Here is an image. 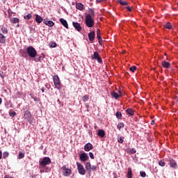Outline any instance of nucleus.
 <instances>
[{
	"mask_svg": "<svg viewBox=\"0 0 178 178\" xmlns=\"http://www.w3.org/2000/svg\"><path fill=\"white\" fill-rule=\"evenodd\" d=\"M99 137H104L105 136V131L102 129H99L97 133Z\"/></svg>",
	"mask_w": 178,
	"mask_h": 178,
	"instance_id": "393cba45",
	"label": "nucleus"
},
{
	"mask_svg": "<svg viewBox=\"0 0 178 178\" xmlns=\"http://www.w3.org/2000/svg\"><path fill=\"white\" fill-rule=\"evenodd\" d=\"M24 118L26 122L31 123L34 120V118L31 115V113L29 111H26L24 114Z\"/></svg>",
	"mask_w": 178,
	"mask_h": 178,
	"instance_id": "20e7f679",
	"label": "nucleus"
},
{
	"mask_svg": "<svg viewBox=\"0 0 178 178\" xmlns=\"http://www.w3.org/2000/svg\"><path fill=\"white\" fill-rule=\"evenodd\" d=\"M129 70H130V72H132V73H134V72H136V70H137V67H136L135 65L130 67Z\"/></svg>",
	"mask_w": 178,
	"mask_h": 178,
	"instance_id": "f704fd0d",
	"label": "nucleus"
},
{
	"mask_svg": "<svg viewBox=\"0 0 178 178\" xmlns=\"http://www.w3.org/2000/svg\"><path fill=\"white\" fill-rule=\"evenodd\" d=\"M126 112L130 116H134V111H133V108H129L126 110Z\"/></svg>",
	"mask_w": 178,
	"mask_h": 178,
	"instance_id": "4be33fe9",
	"label": "nucleus"
},
{
	"mask_svg": "<svg viewBox=\"0 0 178 178\" xmlns=\"http://www.w3.org/2000/svg\"><path fill=\"white\" fill-rule=\"evenodd\" d=\"M94 148V146H92V144L88 143L84 146V150L88 152L89 151H91Z\"/></svg>",
	"mask_w": 178,
	"mask_h": 178,
	"instance_id": "9b49d317",
	"label": "nucleus"
},
{
	"mask_svg": "<svg viewBox=\"0 0 178 178\" xmlns=\"http://www.w3.org/2000/svg\"><path fill=\"white\" fill-rule=\"evenodd\" d=\"M90 99V96H88V95H86L82 97V101H83V102H86V101H88Z\"/></svg>",
	"mask_w": 178,
	"mask_h": 178,
	"instance_id": "c85d7f7f",
	"label": "nucleus"
},
{
	"mask_svg": "<svg viewBox=\"0 0 178 178\" xmlns=\"http://www.w3.org/2000/svg\"><path fill=\"white\" fill-rule=\"evenodd\" d=\"M86 24L88 27H94V19H92V17H91V15L88 14L86 16Z\"/></svg>",
	"mask_w": 178,
	"mask_h": 178,
	"instance_id": "f257e3e1",
	"label": "nucleus"
},
{
	"mask_svg": "<svg viewBox=\"0 0 178 178\" xmlns=\"http://www.w3.org/2000/svg\"><path fill=\"white\" fill-rule=\"evenodd\" d=\"M19 22H20V19H19V18L17 17H14L10 19V23H12L13 24H16V23H19Z\"/></svg>",
	"mask_w": 178,
	"mask_h": 178,
	"instance_id": "5701e85b",
	"label": "nucleus"
},
{
	"mask_svg": "<svg viewBox=\"0 0 178 178\" xmlns=\"http://www.w3.org/2000/svg\"><path fill=\"white\" fill-rule=\"evenodd\" d=\"M0 159H2V152L0 151Z\"/></svg>",
	"mask_w": 178,
	"mask_h": 178,
	"instance_id": "6e6d98bb",
	"label": "nucleus"
},
{
	"mask_svg": "<svg viewBox=\"0 0 178 178\" xmlns=\"http://www.w3.org/2000/svg\"><path fill=\"white\" fill-rule=\"evenodd\" d=\"M115 116L118 119H122V113L120 111H117L115 113Z\"/></svg>",
	"mask_w": 178,
	"mask_h": 178,
	"instance_id": "473e14b6",
	"label": "nucleus"
},
{
	"mask_svg": "<svg viewBox=\"0 0 178 178\" xmlns=\"http://www.w3.org/2000/svg\"><path fill=\"white\" fill-rule=\"evenodd\" d=\"M159 165L160 166H165V161H160L159 162Z\"/></svg>",
	"mask_w": 178,
	"mask_h": 178,
	"instance_id": "79ce46f5",
	"label": "nucleus"
},
{
	"mask_svg": "<svg viewBox=\"0 0 178 178\" xmlns=\"http://www.w3.org/2000/svg\"><path fill=\"white\" fill-rule=\"evenodd\" d=\"M131 168H129L127 172V178H133Z\"/></svg>",
	"mask_w": 178,
	"mask_h": 178,
	"instance_id": "a878e982",
	"label": "nucleus"
},
{
	"mask_svg": "<svg viewBox=\"0 0 178 178\" xmlns=\"http://www.w3.org/2000/svg\"><path fill=\"white\" fill-rule=\"evenodd\" d=\"M72 26L74 27L75 30H76V31H81L82 30V27L81 25H80V24L79 22H72Z\"/></svg>",
	"mask_w": 178,
	"mask_h": 178,
	"instance_id": "9d476101",
	"label": "nucleus"
},
{
	"mask_svg": "<svg viewBox=\"0 0 178 178\" xmlns=\"http://www.w3.org/2000/svg\"><path fill=\"white\" fill-rule=\"evenodd\" d=\"M50 45L51 48H56V42H51Z\"/></svg>",
	"mask_w": 178,
	"mask_h": 178,
	"instance_id": "ea45409f",
	"label": "nucleus"
},
{
	"mask_svg": "<svg viewBox=\"0 0 178 178\" xmlns=\"http://www.w3.org/2000/svg\"><path fill=\"white\" fill-rule=\"evenodd\" d=\"M97 38H102V37H101V30H99V29H98L97 30Z\"/></svg>",
	"mask_w": 178,
	"mask_h": 178,
	"instance_id": "4c0bfd02",
	"label": "nucleus"
},
{
	"mask_svg": "<svg viewBox=\"0 0 178 178\" xmlns=\"http://www.w3.org/2000/svg\"><path fill=\"white\" fill-rule=\"evenodd\" d=\"M97 170V165H92L90 167V172L92 171V172H95Z\"/></svg>",
	"mask_w": 178,
	"mask_h": 178,
	"instance_id": "58836bf2",
	"label": "nucleus"
},
{
	"mask_svg": "<svg viewBox=\"0 0 178 178\" xmlns=\"http://www.w3.org/2000/svg\"><path fill=\"white\" fill-rule=\"evenodd\" d=\"M50 163L51 159H49V157H44L40 161V165L42 166V168H45L47 165H49Z\"/></svg>",
	"mask_w": 178,
	"mask_h": 178,
	"instance_id": "39448f33",
	"label": "nucleus"
},
{
	"mask_svg": "<svg viewBox=\"0 0 178 178\" xmlns=\"http://www.w3.org/2000/svg\"><path fill=\"white\" fill-rule=\"evenodd\" d=\"M41 90H42V92H44V91H45V88H42Z\"/></svg>",
	"mask_w": 178,
	"mask_h": 178,
	"instance_id": "4d7b16f0",
	"label": "nucleus"
},
{
	"mask_svg": "<svg viewBox=\"0 0 178 178\" xmlns=\"http://www.w3.org/2000/svg\"><path fill=\"white\" fill-rule=\"evenodd\" d=\"M35 20L36 23H38L39 24L40 23H42V21L44 20V19L41 16L38 15V14H35Z\"/></svg>",
	"mask_w": 178,
	"mask_h": 178,
	"instance_id": "4468645a",
	"label": "nucleus"
},
{
	"mask_svg": "<svg viewBox=\"0 0 178 178\" xmlns=\"http://www.w3.org/2000/svg\"><path fill=\"white\" fill-rule=\"evenodd\" d=\"M120 95H122V94L120 92V95H119L116 92H111V97H113V98H115V99H118V98H119V97Z\"/></svg>",
	"mask_w": 178,
	"mask_h": 178,
	"instance_id": "aec40b11",
	"label": "nucleus"
},
{
	"mask_svg": "<svg viewBox=\"0 0 178 178\" xmlns=\"http://www.w3.org/2000/svg\"><path fill=\"white\" fill-rule=\"evenodd\" d=\"M161 65L165 69H169L170 67V63L165 60L162 61Z\"/></svg>",
	"mask_w": 178,
	"mask_h": 178,
	"instance_id": "2eb2a0df",
	"label": "nucleus"
},
{
	"mask_svg": "<svg viewBox=\"0 0 178 178\" xmlns=\"http://www.w3.org/2000/svg\"><path fill=\"white\" fill-rule=\"evenodd\" d=\"M59 22L63 24V26H64V27H65V29H69V25L67 24V21H66V19L60 18Z\"/></svg>",
	"mask_w": 178,
	"mask_h": 178,
	"instance_id": "ddd939ff",
	"label": "nucleus"
},
{
	"mask_svg": "<svg viewBox=\"0 0 178 178\" xmlns=\"http://www.w3.org/2000/svg\"><path fill=\"white\" fill-rule=\"evenodd\" d=\"M170 168H172V169H176L177 168V163L175 161H172L169 163Z\"/></svg>",
	"mask_w": 178,
	"mask_h": 178,
	"instance_id": "412c9836",
	"label": "nucleus"
},
{
	"mask_svg": "<svg viewBox=\"0 0 178 178\" xmlns=\"http://www.w3.org/2000/svg\"><path fill=\"white\" fill-rule=\"evenodd\" d=\"M1 33H3V34H8V29L6 27H1Z\"/></svg>",
	"mask_w": 178,
	"mask_h": 178,
	"instance_id": "7c9ffc66",
	"label": "nucleus"
},
{
	"mask_svg": "<svg viewBox=\"0 0 178 178\" xmlns=\"http://www.w3.org/2000/svg\"><path fill=\"white\" fill-rule=\"evenodd\" d=\"M89 156L90 158H91V159H94V154H92V152H89Z\"/></svg>",
	"mask_w": 178,
	"mask_h": 178,
	"instance_id": "c03bdc74",
	"label": "nucleus"
},
{
	"mask_svg": "<svg viewBox=\"0 0 178 178\" xmlns=\"http://www.w3.org/2000/svg\"><path fill=\"white\" fill-rule=\"evenodd\" d=\"M118 130H120V129H123V127H124V123L123 122H121V123H119L117 126Z\"/></svg>",
	"mask_w": 178,
	"mask_h": 178,
	"instance_id": "72a5a7b5",
	"label": "nucleus"
},
{
	"mask_svg": "<svg viewBox=\"0 0 178 178\" xmlns=\"http://www.w3.org/2000/svg\"><path fill=\"white\" fill-rule=\"evenodd\" d=\"M76 9H78L79 10H83L84 9V5H83L81 3H76Z\"/></svg>",
	"mask_w": 178,
	"mask_h": 178,
	"instance_id": "6ab92c4d",
	"label": "nucleus"
},
{
	"mask_svg": "<svg viewBox=\"0 0 178 178\" xmlns=\"http://www.w3.org/2000/svg\"><path fill=\"white\" fill-rule=\"evenodd\" d=\"M86 108H87V112H89L90 110L88 109L90 108V104L88 103L85 104Z\"/></svg>",
	"mask_w": 178,
	"mask_h": 178,
	"instance_id": "37998d69",
	"label": "nucleus"
},
{
	"mask_svg": "<svg viewBox=\"0 0 178 178\" xmlns=\"http://www.w3.org/2000/svg\"><path fill=\"white\" fill-rule=\"evenodd\" d=\"M4 178H13V177H10L8 175H5Z\"/></svg>",
	"mask_w": 178,
	"mask_h": 178,
	"instance_id": "864d4df0",
	"label": "nucleus"
},
{
	"mask_svg": "<svg viewBox=\"0 0 178 178\" xmlns=\"http://www.w3.org/2000/svg\"><path fill=\"white\" fill-rule=\"evenodd\" d=\"M44 23L46 26H49V27H54L55 26V23L52 21H44Z\"/></svg>",
	"mask_w": 178,
	"mask_h": 178,
	"instance_id": "a211bd4d",
	"label": "nucleus"
},
{
	"mask_svg": "<svg viewBox=\"0 0 178 178\" xmlns=\"http://www.w3.org/2000/svg\"><path fill=\"white\" fill-rule=\"evenodd\" d=\"M118 2L122 6H127L129 5V2L126 1L119 0Z\"/></svg>",
	"mask_w": 178,
	"mask_h": 178,
	"instance_id": "b1692460",
	"label": "nucleus"
},
{
	"mask_svg": "<svg viewBox=\"0 0 178 178\" xmlns=\"http://www.w3.org/2000/svg\"><path fill=\"white\" fill-rule=\"evenodd\" d=\"M86 170H87L89 173H91V163L87 162L85 165Z\"/></svg>",
	"mask_w": 178,
	"mask_h": 178,
	"instance_id": "f3484780",
	"label": "nucleus"
},
{
	"mask_svg": "<svg viewBox=\"0 0 178 178\" xmlns=\"http://www.w3.org/2000/svg\"><path fill=\"white\" fill-rule=\"evenodd\" d=\"M6 42V37L3 34L0 33V44H5Z\"/></svg>",
	"mask_w": 178,
	"mask_h": 178,
	"instance_id": "dca6fc26",
	"label": "nucleus"
},
{
	"mask_svg": "<svg viewBox=\"0 0 178 178\" xmlns=\"http://www.w3.org/2000/svg\"><path fill=\"white\" fill-rule=\"evenodd\" d=\"M151 124L152 125L155 124V120H152Z\"/></svg>",
	"mask_w": 178,
	"mask_h": 178,
	"instance_id": "5fc2aeb1",
	"label": "nucleus"
},
{
	"mask_svg": "<svg viewBox=\"0 0 178 178\" xmlns=\"http://www.w3.org/2000/svg\"><path fill=\"white\" fill-rule=\"evenodd\" d=\"M17 28L20 27V24H18L17 25Z\"/></svg>",
	"mask_w": 178,
	"mask_h": 178,
	"instance_id": "bf43d9fd",
	"label": "nucleus"
},
{
	"mask_svg": "<svg viewBox=\"0 0 178 178\" xmlns=\"http://www.w3.org/2000/svg\"><path fill=\"white\" fill-rule=\"evenodd\" d=\"M104 1L106 0H96V2H97V3H101V2H104Z\"/></svg>",
	"mask_w": 178,
	"mask_h": 178,
	"instance_id": "603ef678",
	"label": "nucleus"
},
{
	"mask_svg": "<svg viewBox=\"0 0 178 178\" xmlns=\"http://www.w3.org/2000/svg\"><path fill=\"white\" fill-rule=\"evenodd\" d=\"M90 14L92 15V16H95V12H94V10L90 9Z\"/></svg>",
	"mask_w": 178,
	"mask_h": 178,
	"instance_id": "de8ad7c7",
	"label": "nucleus"
},
{
	"mask_svg": "<svg viewBox=\"0 0 178 178\" xmlns=\"http://www.w3.org/2000/svg\"><path fill=\"white\" fill-rule=\"evenodd\" d=\"M31 17H33V15H31V13H29L28 15L24 16V19H25V20H30Z\"/></svg>",
	"mask_w": 178,
	"mask_h": 178,
	"instance_id": "bb28decb",
	"label": "nucleus"
},
{
	"mask_svg": "<svg viewBox=\"0 0 178 178\" xmlns=\"http://www.w3.org/2000/svg\"><path fill=\"white\" fill-rule=\"evenodd\" d=\"M127 9L129 12H131L133 10V9L130 8V6H127Z\"/></svg>",
	"mask_w": 178,
	"mask_h": 178,
	"instance_id": "3c124183",
	"label": "nucleus"
},
{
	"mask_svg": "<svg viewBox=\"0 0 178 178\" xmlns=\"http://www.w3.org/2000/svg\"><path fill=\"white\" fill-rule=\"evenodd\" d=\"M26 52L31 58H35L37 56V50L31 46L27 48Z\"/></svg>",
	"mask_w": 178,
	"mask_h": 178,
	"instance_id": "f03ea898",
	"label": "nucleus"
},
{
	"mask_svg": "<svg viewBox=\"0 0 178 178\" xmlns=\"http://www.w3.org/2000/svg\"><path fill=\"white\" fill-rule=\"evenodd\" d=\"M88 155L86 153H82L79 155V159L82 161V162H86V161H88Z\"/></svg>",
	"mask_w": 178,
	"mask_h": 178,
	"instance_id": "1a4fd4ad",
	"label": "nucleus"
},
{
	"mask_svg": "<svg viewBox=\"0 0 178 178\" xmlns=\"http://www.w3.org/2000/svg\"><path fill=\"white\" fill-rule=\"evenodd\" d=\"M54 83L55 87L57 90H60L62 88V83H60V79H59V76L58 75H54L53 77Z\"/></svg>",
	"mask_w": 178,
	"mask_h": 178,
	"instance_id": "7ed1b4c3",
	"label": "nucleus"
},
{
	"mask_svg": "<svg viewBox=\"0 0 178 178\" xmlns=\"http://www.w3.org/2000/svg\"><path fill=\"white\" fill-rule=\"evenodd\" d=\"M24 158V152H19L18 159H23Z\"/></svg>",
	"mask_w": 178,
	"mask_h": 178,
	"instance_id": "c756f323",
	"label": "nucleus"
},
{
	"mask_svg": "<svg viewBox=\"0 0 178 178\" xmlns=\"http://www.w3.org/2000/svg\"><path fill=\"white\" fill-rule=\"evenodd\" d=\"M41 59H42V56L38 57V59L35 60L36 62H41Z\"/></svg>",
	"mask_w": 178,
	"mask_h": 178,
	"instance_id": "09e8293b",
	"label": "nucleus"
},
{
	"mask_svg": "<svg viewBox=\"0 0 178 178\" xmlns=\"http://www.w3.org/2000/svg\"><path fill=\"white\" fill-rule=\"evenodd\" d=\"M8 156H9V152H4L3 154V159H6V158H8Z\"/></svg>",
	"mask_w": 178,
	"mask_h": 178,
	"instance_id": "e433bc0d",
	"label": "nucleus"
},
{
	"mask_svg": "<svg viewBox=\"0 0 178 178\" xmlns=\"http://www.w3.org/2000/svg\"><path fill=\"white\" fill-rule=\"evenodd\" d=\"M76 166H77V169L79 175L84 176V175H86V169H84V166L83 165V164L77 162Z\"/></svg>",
	"mask_w": 178,
	"mask_h": 178,
	"instance_id": "423d86ee",
	"label": "nucleus"
},
{
	"mask_svg": "<svg viewBox=\"0 0 178 178\" xmlns=\"http://www.w3.org/2000/svg\"><path fill=\"white\" fill-rule=\"evenodd\" d=\"M140 175L141 177H145L147 176V174L145 173V172H143V171H140Z\"/></svg>",
	"mask_w": 178,
	"mask_h": 178,
	"instance_id": "a19ab883",
	"label": "nucleus"
},
{
	"mask_svg": "<svg viewBox=\"0 0 178 178\" xmlns=\"http://www.w3.org/2000/svg\"><path fill=\"white\" fill-rule=\"evenodd\" d=\"M61 170H63V176L68 177L70 176V175H72V170L66 168V165H63Z\"/></svg>",
	"mask_w": 178,
	"mask_h": 178,
	"instance_id": "0eeeda50",
	"label": "nucleus"
},
{
	"mask_svg": "<svg viewBox=\"0 0 178 178\" xmlns=\"http://www.w3.org/2000/svg\"><path fill=\"white\" fill-rule=\"evenodd\" d=\"M9 116H10L11 118H15V116H16V112L10 111Z\"/></svg>",
	"mask_w": 178,
	"mask_h": 178,
	"instance_id": "c9c22d12",
	"label": "nucleus"
},
{
	"mask_svg": "<svg viewBox=\"0 0 178 178\" xmlns=\"http://www.w3.org/2000/svg\"><path fill=\"white\" fill-rule=\"evenodd\" d=\"M164 26L165 29H168V30H170L172 29V24H170V22H167Z\"/></svg>",
	"mask_w": 178,
	"mask_h": 178,
	"instance_id": "2f4dec72",
	"label": "nucleus"
},
{
	"mask_svg": "<svg viewBox=\"0 0 178 178\" xmlns=\"http://www.w3.org/2000/svg\"><path fill=\"white\" fill-rule=\"evenodd\" d=\"M88 38L89 40L92 42V41H94L95 40V31H92L90 33H88Z\"/></svg>",
	"mask_w": 178,
	"mask_h": 178,
	"instance_id": "f8f14e48",
	"label": "nucleus"
},
{
	"mask_svg": "<svg viewBox=\"0 0 178 178\" xmlns=\"http://www.w3.org/2000/svg\"><path fill=\"white\" fill-rule=\"evenodd\" d=\"M0 77L1 78V79H5V76L3 75V72H0Z\"/></svg>",
	"mask_w": 178,
	"mask_h": 178,
	"instance_id": "8fccbe9b",
	"label": "nucleus"
},
{
	"mask_svg": "<svg viewBox=\"0 0 178 178\" xmlns=\"http://www.w3.org/2000/svg\"><path fill=\"white\" fill-rule=\"evenodd\" d=\"M99 45H102V38H97Z\"/></svg>",
	"mask_w": 178,
	"mask_h": 178,
	"instance_id": "49530a36",
	"label": "nucleus"
},
{
	"mask_svg": "<svg viewBox=\"0 0 178 178\" xmlns=\"http://www.w3.org/2000/svg\"><path fill=\"white\" fill-rule=\"evenodd\" d=\"M2 104V98L0 97V105Z\"/></svg>",
	"mask_w": 178,
	"mask_h": 178,
	"instance_id": "13d9d810",
	"label": "nucleus"
},
{
	"mask_svg": "<svg viewBox=\"0 0 178 178\" xmlns=\"http://www.w3.org/2000/svg\"><path fill=\"white\" fill-rule=\"evenodd\" d=\"M118 141L120 144H123V142L124 141V137H123V136L118 137Z\"/></svg>",
	"mask_w": 178,
	"mask_h": 178,
	"instance_id": "cd10ccee",
	"label": "nucleus"
},
{
	"mask_svg": "<svg viewBox=\"0 0 178 178\" xmlns=\"http://www.w3.org/2000/svg\"><path fill=\"white\" fill-rule=\"evenodd\" d=\"M130 152L131 154H136L137 150H136V149H131Z\"/></svg>",
	"mask_w": 178,
	"mask_h": 178,
	"instance_id": "a18cd8bd",
	"label": "nucleus"
},
{
	"mask_svg": "<svg viewBox=\"0 0 178 178\" xmlns=\"http://www.w3.org/2000/svg\"><path fill=\"white\" fill-rule=\"evenodd\" d=\"M92 59H95L99 63H102V58L99 56V54L97 51H95L92 55H91Z\"/></svg>",
	"mask_w": 178,
	"mask_h": 178,
	"instance_id": "6e6552de",
	"label": "nucleus"
}]
</instances>
